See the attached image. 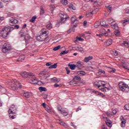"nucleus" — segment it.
<instances>
[{"mask_svg":"<svg viewBox=\"0 0 129 129\" xmlns=\"http://www.w3.org/2000/svg\"><path fill=\"white\" fill-rule=\"evenodd\" d=\"M48 35L47 30L43 28L39 32V35L36 37V40L39 41V42H43V41L49 40V38H48V35Z\"/></svg>","mask_w":129,"mask_h":129,"instance_id":"nucleus-1","label":"nucleus"},{"mask_svg":"<svg viewBox=\"0 0 129 129\" xmlns=\"http://www.w3.org/2000/svg\"><path fill=\"white\" fill-rule=\"evenodd\" d=\"M15 28L13 27L6 26L1 32V36L3 38H7L10 35V33Z\"/></svg>","mask_w":129,"mask_h":129,"instance_id":"nucleus-2","label":"nucleus"},{"mask_svg":"<svg viewBox=\"0 0 129 129\" xmlns=\"http://www.w3.org/2000/svg\"><path fill=\"white\" fill-rule=\"evenodd\" d=\"M118 87L119 89L123 92H129V87L128 85L123 83V82H121L118 84Z\"/></svg>","mask_w":129,"mask_h":129,"instance_id":"nucleus-3","label":"nucleus"},{"mask_svg":"<svg viewBox=\"0 0 129 129\" xmlns=\"http://www.w3.org/2000/svg\"><path fill=\"white\" fill-rule=\"evenodd\" d=\"M11 50H12V46L11 44L8 43H4L2 48L3 53H8V52L11 51Z\"/></svg>","mask_w":129,"mask_h":129,"instance_id":"nucleus-4","label":"nucleus"},{"mask_svg":"<svg viewBox=\"0 0 129 129\" xmlns=\"http://www.w3.org/2000/svg\"><path fill=\"white\" fill-rule=\"evenodd\" d=\"M20 75L23 78H28V77H34V76H35V75H34L33 73H29L27 72H22L20 73Z\"/></svg>","mask_w":129,"mask_h":129,"instance_id":"nucleus-5","label":"nucleus"},{"mask_svg":"<svg viewBox=\"0 0 129 129\" xmlns=\"http://www.w3.org/2000/svg\"><path fill=\"white\" fill-rule=\"evenodd\" d=\"M114 28V33L116 37H118L120 35V31H119V27L117 24H115L113 25Z\"/></svg>","mask_w":129,"mask_h":129,"instance_id":"nucleus-6","label":"nucleus"},{"mask_svg":"<svg viewBox=\"0 0 129 129\" xmlns=\"http://www.w3.org/2000/svg\"><path fill=\"white\" fill-rule=\"evenodd\" d=\"M71 21L72 22V24H75L74 25V28H77L78 24H79V21L77 20L76 16H73L71 19Z\"/></svg>","mask_w":129,"mask_h":129,"instance_id":"nucleus-7","label":"nucleus"},{"mask_svg":"<svg viewBox=\"0 0 129 129\" xmlns=\"http://www.w3.org/2000/svg\"><path fill=\"white\" fill-rule=\"evenodd\" d=\"M17 107H16V106L12 105L11 107V108H10V109L8 111V112L9 113V114H11V113L14 114H15L16 113H17Z\"/></svg>","mask_w":129,"mask_h":129,"instance_id":"nucleus-8","label":"nucleus"},{"mask_svg":"<svg viewBox=\"0 0 129 129\" xmlns=\"http://www.w3.org/2000/svg\"><path fill=\"white\" fill-rule=\"evenodd\" d=\"M9 84L11 86V87H18L19 82L12 80L9 82Z\"/></svg>","mask_w":129,"mask_h":129,"instance_id":"nucleus-9","label":"nucleus"},{"mask_svg":"<svg viewBox=\"0 0 129 129\" xmlns=\"http://www.w3.org/2000/svg\"><path fill=\"white\" fill-rule=\"evenodd\" d=\"M105 115L103 114L102 115V118H104L105 119H106V121H105L106 124H107L108 126H109V127H110L111 126H112V123L110 122V120H108L107 117H105Z\"/></svg>","mask_w":129,"mask_h":129,"instance_id":"nucleus-10","label":"nucleus"},{"mask_svg":"<svg viewBox=\"0 0 129 129\" xmlns=\"http://www.w3.org/2000/svg\"><path fill=\"white\" fill-rule=\"evenodd\" d=\"M61 15L62 16H61L60 23L63 24V23H65V22H66V20H67L68 17H67V15L66 14L63 15V14H61Z\"/></svg>","mask_w":129,"mask_h":129,"instance_id":"nucleus-11","label":"nucleus"},{"mask_svg":"<svg viewBox=\"0 0 129 129\" xmlns=\"http://www.w3.org/2000/svg\"><path fill=\"white\" fill-rule=\"evenodd\" d=\"M100 84H102V82L101 81H96L95 82V85H96V86H98V88L100 87H104L105 86V84H102V85Z\"/></svg>","mask_w":129,"mask_h":129,"instance_id":"nucleus-12","label":"nucleus"},{"mask_svg":"<svg viewBox=\"0 0 129 129\" xmlns=\"http://www.w3.org/2000/svg\"><path fill=\"white\" fill-rule=\"evenodd\" d=\"M44 108L45 110H46V111L48 112V113H51V114H52V113H54L55 112V111L48 105L46 106V107H45Z\"/></svg>","mask_w":129,"mask_h":129,"instance_id":"nucleus-13","label":"nucleus"},{"mask_svg":"<svg viewBox=\"0 0 129 129\" xmlns=\"http://www.w3.org/2000/svg\"><path fill=\"white\" fill-rule=\"evenodd\" d=\"M10 26H14L15 24H18V20L15 19L14 18H11L9 21Z\"/></svg>","mask_w":129,"mask_h":129,"instance_id":"nucleus-14","label":"nucleus"},{"mask_svg":"<svg viewBox=\"0 0 129 129\" xmlns=\"http://www.w3.org/2000/svg\"><path fill=\"white\" fill-rule=\"evenodd\" d=\"M120 119H121V127H124V126H125V119L124 118H123V116H121L120 117Z\"/></svg>","mask_w":129,"mask_h":129,"instance_id":"nucleus-15","label":"nucleus"},{"mask_svg":"<svg viewBox=\"0 0 129 129\" xmlns=\"http://www.w3.org/2000/svg\"><path fill=\"white\" fill-rule=\"evenodd\" d=\"M100 33L105 36V37H107L108 36V32L105 30V29H101L100 30Z\"/></svg>","mask_w":129,"mask_h":129,"instance_id":"nucleus-16","label":"nucleus"},{"mask_svg":"<svg viewBox=\"0 0 129 129\" xmlns=\"http://www.w3.org/2000/svg\"><path fill=\"white\" fill-rule=\"evenodd\" d=\"M30 83H31V84H37L38 83V79H37V78L34 77L30 81Z\"/></svg>","mask_w":129,"mask_h":129,"instance_id":"nucleus-17","label":"nucleus"},{"mask_svg":"<svg viewBox=\"0 0 129 129\" xmlns=\"http://www.w3.org/2000/svg\"><path fill=\"white\" fill-rule=\"evenodd\" d=\"M92 59H93V57L92 56H89L88 57H85L84 59V61L86 63H87L88 62H89L90 60H92Z\"/></svg>","mask_w":129,"mask_h":129,"instance_id":"nucleus-18","label":"nucleus"},{"mask_svg":"<svg viewBox=\"0 0 129 129\" xmlns=\"http://www.w3.org/2000/svg\"><path fill=\"white\" fill-rule=\"evenodd\" d=\"M23 96H24V97H26V98H29L31 97V96H32V93L27 92L23 94Z\"/></svg>","mask_w":129,"mask_h":129,"instance_id":"nucleus-19","label":"nucleus"},{"mask_svg":"<svg viewBox=\"0 0 129 129\" xmlns=\"http://www.w3.org/2000/svg\"><path fill=\"white\" fill-rule=\"evenodd\" d=\"M47 74H48V72L45 70L40 72V73H39V75L40 76H45V75H47Z\"/></svg>","mask_w":129,"mask_h":129,"instance_id":"nucleus-20","label":"nucleus"},{"mask_svg":"<svg viewBox=\"0 0 129 129\" xmlns=\"http://www.w3.org/2000/svg\"><path fill=\"white\" fill-rule=\"evenodd\" d=\"M25 58H26L25 55H21L19 56L17 60L18 61V62H22V61H24L25 60Z\"/></svg>","mask_w":129,"mask_h":129,"instance_id":"nucleus-21","label":"nucleus"},{"mask_svg":"<svg viewBox=\"0 0 129 129\" xmlns=\"http://www.w3.org/2000/svg\"><path fill=\"white\" fill-rule=\"evenodd\" d=\"M122 46H124V47H126V48H128L129 47L128 41L126 40V41H123V42L122 43Z\"/></svg>","mask_w":129,"mask_h":129,"instance_id":"nucleus-22","label":"nucleus"},{"mask_svg":"<svg viewBox=\"0 0 129 129\" xmlns=\"http://www.w3.org/2000/svg\"><path fill=\"white\" fill-rule=\"evenodd\" d=\"M100 25L104 28H108V25L106 24V22L105 21H102L100 23Z\"/></svg>","mask_w":129,"mask_h":129,"instance_id":"nucleus-23","label":"nucleus"},{"mask_svg":"<svg viewBox=\"0 0 129 129\" xmlns=\"http://www.w3.org/2000/svg\"><path fill=\"white\" fill-rule=\"evenodd\" d=\"M69 67H70V69H71V70H75V68H76V65L73 64H69Z\"/></svg>","mask_w":129,"mask_h":129,"instance_id":"nucleus-24","label":"nucleus"},{"mask_svg":"<svg viewBox=\"0 0 129 129\" xmlns=\"http://www.w3.org/2000/svg\"><path fill=\"white\" fill-rule=\"evenodd\" d=\"M70 85H72V86H78L77 83L75 81H72L69 82Z\"/></svg>","mask_w":129,"mask_h":129,"instance_id":"nucleus-25","label":"nucleus"},{"mask_svg":"<svg viewBox=\"0 0 129 129\" xmlns=\"http://www.w3.org/2000/svg\"><path fill=\"white\" fill-rule=\"evenodd\" d=\"M78 74L80 76H83V75H85L86 73H85V72L84 71H79V72H78Z\"/></svg>","mask_w":129,"mask_h":129,"instance_id":"nucleus-26","label":"nucleus"},{"mask_svg":"<svg viewBox=\"0 0 129 129\" xmlns=\"http://www.w3.org/2000/svg\"><path fill=\"white\" fill-rule=\"evenodd\" d=\"M106 44L107 46H109L112 44V40L109 39L106 42Z\"/></svg>","mask_w":129,"mask_h":129,"instance_id":"nucleus-27","label":"nucleus"},{"mask_svg":"<svg viewBox=\"0 0 129 129\" xmlns=\"http://www.w3.org/2000/svg\"><path fill=\"white\" fill-rule=\"evenodd\" d=\"M45 14V10H44V9L43 8V7H40V16H43Z\"/></svg>","mask_w":129,"mask_h":129,"instance_id":"nucleus-28","label":"nucleus"},{"mask_svg":"<svg viewBox=\"0 0 129 129\" xmlns=\"http://www.w3.org/2000/svg\"><path fill=\"white\" fill-rule=\"evenodd\" d=\"M126 24H129V18H127L123 21V26H125Z\"/></svg>","mask_w":129,"mask_h":129,"instance_id":"nucleus-29","label":"nucleus"},{"mask_svg":"<svg viewBox=\"0 0 129 129\" xmlns=\"http://www.w3.org/2000/svg\"><path fill=\"white\" fill-rule=\"evenodd\" d=\"M51 80H52L54 82H60L61 80L60 79H57L56 78H53L51 79Z\"/></svg>","mask_w":129,"mask_h":129,"instance_id":"nucleus-30","label":"nucleus"},{"mask_svg":"<svg viewBox=\"0 0 129 129\" xmlns=\"http://www.w3.org/2000/svg\"><path fill=\"white\" fill-rule=\"evenodd\" d=\"M74 80H77V81H80L81 80V78L79 76H76L74 78Z\"/></svg>","mask_w":129,"mask_h":129,"instance_id":"nucleus-31","label":"nucleus"},{"mask_svg":"<svg viewBox=\"0 0 129 129\" xmlns=\"http://www.w3.org/2000/svg\"><path fill=\"white\" fill-rule=\"evenodd\" d=\"M20 35L21 37L20 40H22V38L23 40H25V41H27V39H26V37H25V35L22 33H20Z\"/></svg>","mask_w":129,"mask_h":129,"instance_id":"nucleus-32","label":"nucleus"},{"mask_svg":"<svg viewBox=\"0 0 129 129\" xmlns=\"http://www.w3.org/2000/svg\"><path fill=\"white\" fill-rule=\"evenodd\" d=\"M36 19H37V16H33L31 20H30V22H31V23H35V21H36Z\"/></svg>","mask_w":129,"mask_h":129,"instance_id":"nucleus-33","label":"nucleus"},{"mask_svg":"<svg viewBox=\"0 0 129 129\" xmlns=\"http://www.w3.org/2000/svg\"><path fill=\"white\" fill-rule=\"evenodd\" d=\"M39 90L42 92V91H47V89L44 87H40L39 88Z\"/></svg>","mask_w":129,"mask_h":129,"instance_id":"nucleus-34","label":"nucleus"},{"mask_svg":"<svg viewBox=\"0 0 129 129\" xmlns=\"http://www.w3.org/2000/svg\"><path fill=\"white\" fill-rule=\"evenodd\" d=\"M57 63H54L53 65L50 66L48 68L49 69H53L57 68Z\"/></svg>","mask_w":129,"mask_h":129,"instance_id":"nucleus-35","label":"nucleus"},{"mask_svg":"<svg viewBox=\"0 0 129 129\" xmlns=\"http://www.w3.org/2000/svg\"><path fill=\"white\" fill-rule=\"evenodd\" d=\"M46 28L47 29H48V30H51V29L52 28V24L49 23H48L47 25H46Z\"/></svg>","mask_w":129,"mask_h":129,"instance_id":"nucleus-36","label":"nucleus"},{"mask_svg":"<svg viewBox=\"0 0 129 129\" xmlns=\"http://www.w3.org/2000/svg\"><path fill=\"white\" fill-rule=\"evenodd\" d=\"M76 67H78V68H79V67H81V66H82V63H81V61H79L77 62V64L76 65Z\"/></svg>","mask_w":129,"mask_h":129,"instance_id":"nucleus-37","label":"nucleus"},{"mask_svg":"<svg viewBox=\"0 0 129 129\" xmlns=\"http://www.w3.org/2000/svg\"><path fill=\"white\" fill-rule=\"evenodd\" d=\"M68 111L66 110V108H63V109H61V111H60V113L61 114L62 113H66V114H67V112Z\"/></svg>","mask_w":129,"mask_h":129,"instance_id":"nucleus-38","label":"nucleus"},{"mask_svg":"<svg viewBox=\"0 0 129 129\" xmlns=\"http://www.w3.org/2000/svg\"><path fill=\"white\" fill-rule=\"evenodd\" d=\"M69 8L71 9V10H73L74 11H75V10H76V8H75L74 7V6H73V5L72 4H70V6H69Z\"/></svg>","mask_w":129,"mask_h":129,"instance_id":"nucleus-39","label":"nucleus"},{"mask_svg":"<svg viewBox=\"0 0 129 129\" xmlns=\"http://www.w3.org/2000/svg\"><path fill=\"white\" fill-rule=\"evenodd\" d=\"M68 52H69V51H68H68H66V50L60 52V55L62 56V55H65V54H68Z\"/></svg>","mask_w":129,"mask_h":129,"instance_id":"nucleus-40","label":"nucleus"},{"mask_svg":"<svg viewBox=\"0 0 129 129\" xmlns=\"http://www.w3.org/2000/svg\"><path fill=\"white\" fill-rule=\"evenodd\" d=\"M99 26H100V23L99 22H96L95 25H94V27L96 28H98V27H99Z\"/></svg>","mask_w":129,"mask_h":129,"instance_id":"nucleus-41","label":"nucleus"},{"mask_svg":"<svg viewBox=\"0 0 129 129\" xmlns=\"http://www.w3.org/2000/svg\"><path fill=\"white\" fill-rule=\"evenodd\" d=\"M98 73H99V74H105V71H104L101 69H99Z\"/></svg>","mask_w":129,"mask_h":129,"instance_id":"nucleus-42","label":"nucleus"},{"mask_svg":"<svg viewBox=\"0 0 129 129\" xmlns=\"http://www.w3.org/2000/svg\"><path fill=\"white\" fill-rule=\"evenodd\" d=\"M107 9L108 10V12H109V13H111V10H112V6H108L107 7Z\"/></svg>","mask_w":129,"mask_h":129,"instance_id":"nucleus-43","label":"nucleus"},{"mask_svg":"<svg viewBox=\"0 0 129 129\" xmlns=\"http://www.w3.org/2000/svg\"><path fill=\"white\" fill-rule=\"evenodd\" d=\"M60 48H61V46L58 45L57 46H56L53 48V51H57V50H59V49H60Z\"/></svg>","mask_w":129,"mask_h":129,"instance_id":"nucleus-44","label":"nucleus"},{"mask_svg":"<svg viewBox=\"0 0 129 129\" xmlns=\"http://www.w3.org/2000/svg\"><path fill=\"white\" fill-rule=\"evenodd\" d=\"M106 87H101V88H100V90H101V91H103V92H105L106 91V89H105Z\"/></svg>","mask_w":129,"mask_h":129,"instance_id":"nucleus-45","label":"nucleus"},{"mask_svg":"<svg viewBox=\"0 0 129 129\" xmlns=\"http://www.w3.org/2000/svg\"><path fill=\"white\" fill-rule=\"evenodd\" d=\"M124 109H125L126 110H129V104L125 105Z\"/></svg>","mask_w":129,"mask_h":129,"instance_id":"nucleus-46","label":"nucleus"},{"mask_svg":"<svg viewBox=\"0 0 129 129\" xmlns=\"http://www.w3.org/2000/svg\"><path fill=\"white\" fill-rule=\"evenodd\" d=\"M77 40L82 42V41H84V39H83L81 37H77V40L76 41H77Z\"/></svg>","mask_w":129,"mask_h":129,"instance_id":"nucleus-47","label":"nucleus"},{"mask_svg":"<svg viewBox=\"0 0 129 129\" xmlns=\"http://www.w3.org/2000/svg\"><path fill=\"white\" fill-rule=\"evenodd\" d=\"M58 122L61 125H66V123H65V122H63L62 121H59Z\"/></svg>","mask_w":129,"mask_h":129,"instance_id":"nucleus-48","label":"nucleus"},{"mask_svg":"<svg viewBox=\"0 0 129 129\" xmlns=\"http://www.w3.org/2000/svg\"><path fill=\"white\" fill-rule=\"evenodd\" d=\"M113 23V19L112 18H110L108 20V23L109 24H112Z\"/></svg>","mask_w":129,"mask_h":129,"instance_id":"nucleus-49","label":"nucleus"},{"mask_svg":"<svg viewBox=\"0 0 129 129\" xmlns=\"http://www.w3.org/2000/svg\"><path fill=\"white\" fill-rule=\"evenodd\" d=\"M62 3L64 5H68V1L67 0H61Z\"/></svg>","mask_w":129,"mask_h":129,"instance_id":"nucleus-50","label":"nucleus"},{"mask_svg":"<svg viewBox=\"0 0 129 129\" xmlns=\"http://www.w3.org/2000/svg\"><path fill=\"white\" fill-rule=\"evenodd\" d=\"M79 51L81 52V53H84V50L82 47L79 48Z\"/></svg>","mask_w":129,"mask_h":129,"instance_id":"nucleus-51","label":"nucleus"},{"mask_svg":"<svg viewBox=\"0 0 129 129\" xmlns=\"http://www.w3.org/2000/svg\"><path fill=\"white\" fill-rule=\"evenodd\" d=\"M10 118H11V119H14L16 118V117H17V116L16 115H10Z\"/></svg>","mask_w":129,"mask_h":129,"instance_id":"nucleus-52","label":"nucleus"},{"mask_svg":"<svg viewBox=\"0 0 129 129\" xmlns=\"http://www.w3.org/2000/svg\"><path fill=\"white\" fill-rule=\"evenodd\" d=\"M86 17H87L88 18V17H91V12H88V13H86Z\"/></svg>","mask_w":129,"mask_h":129,"instance_id":"nucleus-53","label":"nucleus"},{"mask_svg":"<svg viewBox=\"0 0 129 129\" xmlns=\"http://www.w3.org/2000/svg\"><path fill=\"white\" fill-rule=\"evenodd\" d=\"M66 70L67 71V74H70V70H69V68H66Z\"/></svg>","mask_w":129,"mask_h":129,"instance_id":"nucleus-54","label":"nucleus"},{"mask_svg":"<svg viewBox=\"0 0 129 129\" xmlns=\"http://www.w3.org/2000/svg\"><path fill=\"white\" fill-rule=\"evenodd\" d=\"M57 110H58V111H60L61 112V111L62 110V108L61 107V106H57Z\"/></svg>","mask_w":129,"mask_h":129,"instance_id":"nucleus-55","label":"nucleus"},{"mask_svg":"<svg viewBox=\"0 0 129 129\" xmlns=\"http://www.w3.org/2000/svg\"><path fill=\"white\" fill-rule=\"evenodd\" d=\"M42 96L43 98H44V99H47V98H48V95H47L46 94H43Z\"/></svg>","mask_w":129,"mask_h":129,"instance_id":"nucleus-56","label":"nucleus"},{"mask_svg":"<svg viewBox=\"0 0 129 129\" xmlns=\"http://www.w3.org/2000/svg\"><path fill=\"white\" fill-rule=\"evenodd\" d=\"M41 105H42V106H43V107L45 108H46L48 105H47L46 104V103H43L41 104Z\"/></svg>","mask_w":129,"mask_h":129,"instance_id":"nucleus-57","label":"nucleus"},{"mask_svg":"<svg viewBox=\"0 0 129 129\" xmlns=\"http://www.w3.org/2000/svg\"><path fill=\"white\" fill-rule=\"evenodd\" d=\"M117 55H118V52H117V51L116 50L114 51V55L117 56Z\"/></svg>","mask_w":129,"mask_h":129,"instance_id":"nucleus-58","label":"nucleus"},{"mask_svg":"<svg viewBox=\"0 0 129 129\" xmlns=\"http://www.w3.org/2000/svg\"><path fill=\"white\" fill-rule=\"evenodd\" d=\"M12 0H2L4 3H9V2H11Z\"/></svg>","mask_w":129,"mask_h":129,"instance_id":"nucleus-59","label":"nucleus"},{"mask_svg":"<svg viewBox=\"0 0 129 129\" xmlns=\"http://www.w3.org/2000/svg\"><path fill=\"white\" fill-rule=\"evenodd\" d=\"M46 65L47 66H51V65H52V62H47L46 63Z\"/></svg>","mask_w":129,"mask_h":129,"instance_id":"nucleus-60","label":"nucleus"},{"mask_svg":"<svg viewBox=\"0 0 129 129\" xmlns=\"http://www.w3.org/2000/svg\"><path fill=\"white\" fill-rule=\"evenodd\" d=\"M20 28V26L18 25H16L15 26H14V29H19Z\"/></svg>","mask_w":129,"mask_h":129,"instance_id":"nucleus-61","label":"nucleus"},{"mask_svg":"<svg viewBox=\"0 0 129 129\" xmlns=\"http://www.w3.org/2000/svg\"><path fill=\"white\" fill-rule=\"evenodd\" d=\"M59 86H60V85H59V84H57V83H56V84H55L54 85V87H59Z\"/></svg>","mask_w":129,"mask_h":129,"instance_id":"nucleus-62","label":"nucleus"},{"mask_svg":"<svg viewBox=\"0 0 129 129\" xmlns=\"http://www.w3.org/2000/svg\"><path fill=\"white\" fill-rule=\"evenodd\" d=\"M79 110H81V107H79L77 109H76V112H78Z\"/></svg>","mask_w":129,"mask_h":129,"instance_id":"nucleus-63","label":"nucleus"},{"mask_svg":"<svg viewBox=\"0 0 129 129\" xmlns=\"http://www.w3.org/2000/svg\"><path fill=\"white\" fill-rule=\"evenodd\" d=\"M71 125L73 126L75 128H76V125H75L73 122H71Z\"/></svg>","mask_w":129,"mask_h":129,"instance_id":"nucleus-64","label":"nucleus"}]
</instances>
